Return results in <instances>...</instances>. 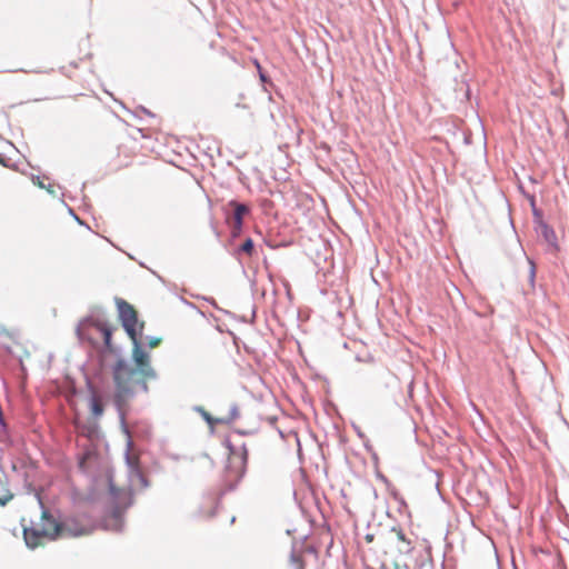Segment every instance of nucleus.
I'll list each match as a JSON object with an SVG mask.
<instances>
[{"mask_svg": "<svg viewBox=\"0 0 569 569\" xmlns=\"http://www.w3.org/2000/svg\"><path fill=\"white\" fill-rule=\"evenodd\" d=\"M379 547L385 555L382 567L390 565L393 569H433L431 548L413 543L401 529L389 530Z\"/></svg>", "mask_w": 569, "mask_h": 569, "instance_id": "f257e3e1", "label": "nucleus"}, {"mask_svg": "<svg viewBox=\"0 0 569 569\" xmlns=\"http://www.w3.org/2000/svg\"><path fill=\"white\" fill-rule=\"evenodd\" d=\"M118 309L121 323L133 343L132 359L136 366L133 367L134 371L139 372L140 377L147 380L154 379L157 375L151 366L150 356L142 348L141 339L144 323L138 320L137 310L129 302L121 300L118 303Z\"/></svg>", "mask_w": 569, "mask_h": 569, "instance_id": "f03ea898", "label": "nucleus"}, {"mask_svg": "<svg viewBox=\"0 0 569 569\" xmlns=\"http://www.w3.org/2000/svg\"><path fill=\"white\" fill-rule=\"evenodd\" d=\"M114 385L113 402L122 420L126 419L129 403L139 390L148 391V380L140 377L133 367L124 360H118L112 369Z\"/></svg>", "mask_w": 569, "mask_h": 569, "instance_id": "7ed1b4c3", "label": "nucleus"}, {"mask_svg": "<svg viewBox=\"0 0 569 569\" xmlns=\"http://www.w3.org/2000/svg\"><path fill=\"white\" fill-rule=\"evenodd\" d=\"M21 523L23 539L30 549L42 547L47 542L58 539V521L47 509L42 510L39 522H31L27 526L24 519H22Z\"/></svg>", "mask_w": 569, "mask_h": 569, "instance_id": "20e7f679", "label": "nucleus"}, {"mask_svg": "<svg viewBox=\"0 0 569 569\" xmlns=\"http://www.w3.org/2000/svg\"><path fill=\"white\" fill-rule=\"evenodd\" d=\"M91 527L80 522L74 518H68L62 522L58 521V539L62 537L78 538L90 535Z\"/></svg>", "mask_w": 569, "mask_h": 569, "instance_id": "39448f33", "label": "nucleus"}, {"mask_svg": "<svg viewBox=\"0 0 569 569\" xmlns=\"http://www.w3.org/2000/svg\"><path fill=\"white\" fill-rule=\"evenodd\" d=\"M228 207L232 209V212L227 217V221L230 227L231 238L234 239L241 233L243 216L248 212V208L246 204L238 203L237 201H230Z\"/></svg>", "mask_w": 569, "mask_h": 569, "instance_id": "423d86ee", "label": "nucleus"}, {"mask_svg": "<svg viewBox=\"0 0 569 569\" xmlns=\"http://www.w3.org/2000/svg\"><path fill=\"white\" fill-rule=\"evenodd\" d=\"M89 408L90 412L94 418H100L103 415L104 408L102 403L101 396L96 391L92 390L91 397L89 400Z\"/></svg>", "mask_w": 569, "mask_h": 569, "instance_id": "0eeeda50", "label": "nucleus"}, {"mask_svg": "<svg viewBox=\"0 0 569 569\" xmlns=\"http://www.w3.org/2000/svg\"><path fill=\"white\" fill-rule=\"evenodd\" d=\"M98 328L100 329V331L102 332V337H103V342H104V346L111 350L112 349V346H111V335H112V330L104 326V325H99Z\"/></svg>", "mask_w": 569, "mask_h": 569, "instance_id": "6e6552de", "label": "nucleus"}, {"mask_svg": "<svg viewBox=\"0 0 569 569\" xmlns=\"http://www.w3.org/2000/svg\"><path fill=\"white\" fill-rule=\"evenodd\" d=\"M254 64H256V67L258 69L261 83H262L264 90L267 91V87L266 86L267 84H271V83H270L269 79L267 78V76L262 72L260 64L257 61H254Z\"/></svg>", "mask_w": 569, "mask_h": 569, "instance_id": "1a4fd4ad", "label": "nucleus"}, {"mask_svg": "<svg viewBox=\"0 0 569 569\" xmlns=\"http://www.w3.org/2000/svg\"><path fill=\"white\" fill-rule=\"evenodd\" d=\"M529 264H530L529 281H530L531 287H533L535 286V277H536V266L531 260H529Z\"/></svg>", "mask_w": 569, "mask_h": 569, "instance_id": "9d476101", "label": "nucleus"}, {"mask_svg": "<svg viewBox=\"0 0 569 569\" xmlns=\"http://www.w3.org/2000/svg\"><path fill=\"white\" fill-rule=\"evenodd\" d=\"M240 252L249 253V238H248V239H246V240L242 242V244L239 247V249H238V254H239Z\"/></svg>", "mask_w": 569, "mask_h": 569, "instance_id": "9b49d317", "label": "nucleus"}, {"mask_svg": "<svg viewBox=\"0 0 569 569\" xmlns=\"http://www.w3.org/2000/svg\"><path fill=\"white\" fill-rule=\"evenodd\" d=\"M160 342H161L160 338H152L149 340L148 345L150 348H156L159 346Z\"/></svg>", "mask_w": 569, "mask_h": 569, "instance_id": "f8f14e48", "label": "nucleus"}, {"mask_svg": "<svg viewBox=\"0 0 569 569\" xmlns=\"http://www.w3.org/2000/svg\"><path fill=\"white\" fill-rule=\"evenodd\" d=\"M86 459H87V455H86V456H83V457L80 459V461H79V468H80V469H82V470H84V468H86V467H84V466H86Z\"/></svg>", "mask_w": 569, "mask_h": 569, "instance_id": "ddd939ff", "label": "nucleus"}, {"mask_svg": "<svg viewBox=\"0 0 569 569\" xmlns=\"http://www.w3.org/2000/svg\"><path fill=\"white\" fill-rule=\"evenodd\" d=\"M22 72H39L37 69H20Z\"/></svg>", "mask_w": 569, "mask_h": 569, "instance_id": "4468645a", "label": "nucleus"}, {"mask_svg": "<svg viewBox=\"0 0 569 569\" xmlns=\"http://www.w3.org/2000/svg\"><path fill=\"white\" fill-rule=\"evenodd\" d=\"M8 502V499H0V505L4 506Z\"/></svg>", "mask_w": 569, "mask_h": 569, "instance_id": "2eb2a0df", "label": "nucleus"}, {"mask_svg": "<svg viewBox=\"0 0 569 569\" xmlns=\"http://www.w3.org/2000/svg\"><path fill=\"white\" fill-rule=\"evenodd\" d=\"M204 417H206V419H207V421H208L209 423H212V420H211V418H210L208 415H206Z\"/></svg>", "mask_w": 569, "mask_h": 569, "instance_id": "dca6fc26", "label": "nucleus"}, {"mask_svg": "<svg viewBox=\"0 0 569 569\" xmlns=\"http://www.w3.org/2000/svg\"><path fill=\"white\" fill-rule=\"evenodd\" d=\"M366 539H367L368 541H371V540H372V536H371V535H367V536H366Z\"/></svg>", "mask_w": 569, "mask_h": 569, "instance_id": "f3484780", "label": "nucleus"}, {"mask_svg": "<svg viewBox=\"0 0 569 569\" xmlns=\"http://www.w3.org/2000/svg\"><path fill=\"white\" fill-rule=\"evenodd\" d=\"M254 312H252L250 321H253Z\"/></svg>", "mask_w": 569, "mask_h": 569, "instance_id": "a211bd4d", "label": "nucleus"}, {"mask_svg": "<svg viewBox=\"0 0 569 569\" xmlns=\"http://www.w3.org/2000/svg\"><path fill=\"white\" fill-rule=\"evenodd\" d=\"M302 569V568H301Z\"/></svg>", "mask_w": 569, "mask_h": 569, "instance_id": "6ab92c4d", "label": "nucleus"}]
</instances>
